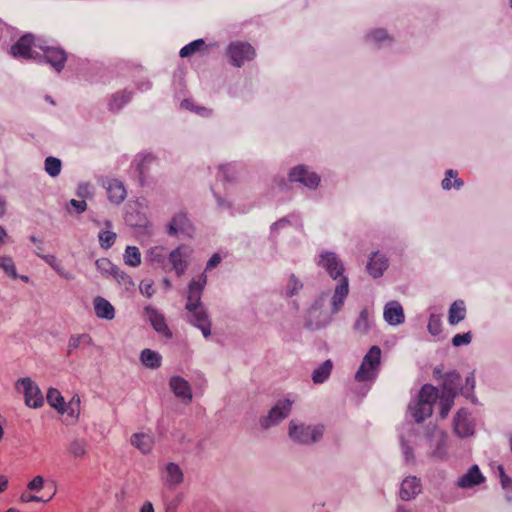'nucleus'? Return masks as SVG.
I'll list each match as a JSON object with an SVG mask.
<instances>
[{
    "instance_id": "2eb2a0df",
    "label": "nucleus",
    "mask_w": 512,
    "mask_h": 512,
    "mask_svg": "<svg viewBox=\"0 0 512 512\" xmlns=\"http://www.w3.org/2000/svg\"><path fill=\"white\" fill-rule=\"evenodd\" d=\"M187 320L190 324L201 330L203 336L208 338L211 335V321L204 305L192 310H187Z\"/></svg>"
},
{
    "instance_id": "a878e982",
    "label": "nucleus",
    "mask_w": 512,
    "mask_h": 512,
    "mask_svg": "<svg viewBox=\"0 0 512 512\" xmlns=\"http://www.w3.org/2000/svg\"><path fill=\"white\" fill-rule=\"evenodd\" d=\"M461 376L456 371L445 373L442 382V393L457 396L461 388Z\"/></svg>"
},
{
    "instance_id": "3c124183",
    "label": "nucleus",
    "mask_w": 512,
    "mask_h": 512,
    "mask_svg": "<svg viewBox=\"0 0 512 512\" xmlns=\"http://www.w3.org/2000/svg\"><path fill=\"white\" fill-rule=\"evenodd\" d=\"M0 269L4 270L5 273L13 278H18V274L16 272L15 264L12 258L7 256L0 257Z\"/></svg>"
},
{
    "instance_id": "052dcab7",
    "label": "nucleus",
    "mask_w": 512,
    "mask_h": 512,
    "mask_svg": "<svg viewBox=\"0 0 512 512\" xmlns=\"http://www.w3.org/2000/svg\"><path fill=\"white\" fill-rule=\"evenodd\" d=\"M80 404V398L78 396H74L68 406L66 407V411L69 415L75 416L78 415V407Z\"/></svg>"
},
{
    "instance_id": "680f3d73",
    "label": "nucleus",
    "mask_w": 512,
    "mask_h": 512,
    "mask_svg": "<svg viewBox=\"0 0 512 512\" xmlns=\"http://www.w3.org/2000/svg\"><path fill=\"white\" fill-rule=\"evenodd\" d=\"M44 479L42 476H35L29 483L28 489L31 491H40L43 489Z\"/></svg>"
},
{
    "instance_id": "ddd939ff",
    "label": "nucleus",
    "mask_w": 512,
    "mask_h": 512,
    "mask_svg": "<svg viewBox=\"0 0 512 512\" xmlns=\"http://www.w3.org/2000/svg\"><path fill=\"white\" fill-rule=\"evenodd\" d=\"M23 387L25 404L31 408H39L44 403V398L38 385L30 378L19 379L16 383V388Z\"/></svg>"
},
{
    "instance_id": "f257e3e1",
    "label": "nucleus",
    "mask_w": 512,
    "mask_h": 512,
    "mask_svg": "<svg viewBox=\"0 0 512 512\" xmlns=\"http://www.w3.org/2000/svg\"><path fill=\"white\" fill-rule=\"evenodd\" d=\"M456 396L441 393L436 387L425 384L419 391L418 397L412 400L408 406V411L416 423L423 422L433 413V405L439 399L440 412L442 419L446 418L454 405Z\"/></svg>"
},
{
    "instance_id": "69168bd1",
    "label": "nucleus",
    "mask_w": 512,
    "mask_h": 512,
    "mask_svg": "<svg viewBox=\"0 0 512 512\" xmlns=\"http://www.w3.org/2000/svg\"><path fill=\"white\" fill-rule=\"evenodd\" d=\"M195 107H196V104H194L192 102V100L189 98L182 99L179 104V108L181 110H187V111H191V112H194Z\"/></svg>"
},
{
    "instance_id": "7ed1b4c3",
    "label": "nucleus",
    "mask_w": 512,
    "mask_h": 512,
    "mask_svg": "<svg viewBox=\"0 0 512 512\" xmlns=\"http://www.w3.org/2000/svg\"><path fill=\"white\" fill-rule=\"evenodd\" d=\"M323 434V425H309L296 419L290 420L288 425V436L297 444H315L322 439Z\"/></svg>"
},
{
    "instance_id": "6e6552de",
    "label": "nucleus",
    "mask_w": 512,
    "mask_h": 512,
    "mask_svg": "<svg viewBox=\"0 0 512 512\" xmlns=\"http://www.w3.org/2000/svg\"><path fill=\"white\" fill-rule=\"evenodd\" d=\"M420 437L419 428L412 423H407L402 427L400 434V446L404 461L406 464H413L415 462L414 445Z\"/></svg>"
},
{
    "instance_id": "f03ea898",
    "label": "nucleus",
    "mask_w": 512,
    "mask_h": 512,
    "mask_svg": "<svg viewBox=\"0 0 512 512\" xmlns=\"http://www.w3.org/2000/svg\"><path fill=\"white\" fill-rule=\"evenodd\" d=\"M349 294V281L347 277H343L335 286L334 293L330 300V310L317 309L315 314L313 310H308L306 325L312 330L326 327L331 323L333 315L341 311L344 302Z\"/></svg>"
},
{
    "instance_id": "c756f323",
    "label": "nucleus",
    "mask_w": 512,
    "mask_h": 512,
    "mask_svg": "<svg viewBox=\"0 0 512 512\" xmlns=\"http://www.w3.org/2000/svg\"><path fill=\"white\" fill-rule=\"evenodd\" d=\"M367 43L375 46H385L392 42V37L388 34L385 29L379 28L368 32L365 36Z\"/></svg>"
},
{
    "instance_id": "774afa93",
    "label": "nucleus",
    "mask_w": 512,
    "mask_h": 512,
    "mask_svg": "<svg viewBox=\"0 0 512 512\" xmlns=\"http://www.w3.org/2000/svg\"><path fill=\"white\" fill-rule=\"evenodd\" d=\"M214 196H215V199H216V202H217V205L219 208H221V209L231 208V203L228 202L225 198L221 197L218 194H214Z\"/></svg>"
},
{
    "instance_id": "4468645a",
    "label": "nucleus",
    "mask_w": 512,
    "mask_h": 512,
    "mask_svg": "<svg viewBox=\"0 0 512 512\" xmlns=\"http://www.w3.org/2000/svg\"><path fill=\"white\" fill-rule=\"evenodd\" d=\"M194 229L190 219L185 212H177L167 224L166 232L169 236H176L179 233L191 236Z\"/></svg>"
},
{
    "instance_id": "49530a36",
    "label": "nucleus",
    "mask_w": 512,
    "mask_h": 512,
    "mask_svg": "<svg viewBox=\"0 0 512 512\" xmlns=\"http://www.w3.org/2000/svg\"><path fill=\"white\" fill-rule=\"evenodd\" d=\"M475 388V377L474 373H470L466 377L465 385L460 388V393L466 398H471L472 402H475V397L473 395V390Z\"/></svg>"
},
{
    "instance_id": "37998d69",
    "label": "nucleus",
    "mask_w": 512,
    "mask_h": 512,
    "mask_svg": "<svg viewBox=\"0 0 512 512\" xmlns=\"http://www.w3.org/2000/svg\"><path fill=\"white\" fill-rule=\"evenodd\" d=\"M126 265L137 267L141 264V253L136 246H127L123 255Z\"/></svg>"
},
{
    "instance_id": "7c9ffc66",
    "label": "nucleus",
    "mask_w": 512,
    "mask_h": 512,
    "mask_svg": "<svg viewBox=\"0 0 512 512\" xmlns=\"http://www.w3.org/2000/svg\"><path fill=\"white\" fill-rule=\"evenodd\" d=\"M466 317V307L463 300L454 301L449 308L448 322L450 325H457Z\"/></svg>"
},
{
    "instance_id": "338daca9",
    "label": "nucleus",
    "mask_w": 512,
    "mask_h": 512,
    "mask_svg": "<svg viewBox=\"0 0 512 512\" xmlns=\"http://www.w3.org/2000/svg\"><path fill=\"white\" fill-rule=\"evenodd\" d=\"M221 262V256L218 253L213 254L206 264V270L215 268Z\"/></svg>"
},
{
    "instance_id": "de8ad7c7",
    "label": "nucleus",
    "mask_w": 512,
    "mask_h": 512,
    "mask_svg": "<svg viewBox=\"0 0 512 512\" xmlns=\"http://www.w3.org/2000/svg\"><path fill=\"white\" fill-rule=\"evenodd\" d=\"M100 246L104 249H109L115 242L116 233L109 230H102L98 235Z\"/></svg>"
},
{
    "instance_id": "f8f14e48",
    "label": "nucleus",
    "mask_w": 512,
    "mask_h": 512,
    "mask_svg": "<svg viewBox=\"0 0 512 512\" xmlns=\"http://www.w3.org/2000/svg\"><path fill=\"white\" fill-rule=\"evenodd\" d=\"M206 284L207 275L205 273L200 274L197 278H193L190 281L186 296V310H192L200 307L201 305H204L201 301V297Z\"/></svg>"
},
{
    "instance_id": "4d7b16f0",
    "label": "nucleus",
    "mask_w": 512,
    "mask_h": 512,
    "mask_svg": "<svg viewBox=\"0 0 512 512\" xmlns=\"http://www.w3.org/2000/svg\"><path fill=\"white\" fill-rule=\"evenodd\" d=\"M471 340H472L471 332L462 333V334H456L452 338V345L455 346V347H459V346H463V345H468V344L471 343Z\"/></svg>"
},
{
    "instance_id": "aec40b11",
    "label": "nucleus",
    "mask_w": 512,
    "mask_h": 512,
    "mask_svg": "<svg viewBox=\"0 0 512 512\" xmlns=\"http://www.w3.org/2000/svg\"><path fill=\"white\" fill-rule=\"evenodd\" d=\"M169 386L174 395L180 398L184 403L192 400V389L188 381L181 376H172L169 380Z\"/></svg>"
},
{
    "instance_id": "a19ab883",
    "label": "nucleus",
    "mask_w": 512,
    "mask_h": 512,
    "mask_svg": "<svg viewBox=\"0 0 512 512\" xmlns=\"http://www.w3.org/2000/svg\"><path fill=\"white\" fill-rule=\"evenodd\" d=\"M47 402L55 408L59 413L66 411V405L61 393L55 388H49L47 392Z\"/></svg>"
},
{
    "instance_id": "09e8293b",
    "label": "nucleus",
    "mask_w": 512,
    "mask_h": 512,
    "mask_svg": "<svg viewBox=\"0 0 512 512\" xmlns=\"http://www.w3.org/2000/svg\"><path fill=\"white\" fill-rule=\"evenodd\" d=\"M219 177L226 182H232L236 178V169L233 164H223L219 166Z\"/></svg>"
},
{
    "instance_id": "f3484780",
    "label": "nucleus",
    "mask_w": 512,
    "mask_h": 512,
    "mask_svg": "<svg viewBox=\"0 0 512 512\" xmlns=\"http://www.w3.org/2000/svg\"><path fill=\"white\" fill-rule=\"evenodd\" d=\"M453 428L455 434L461 438H466L474 434V424L470 417V412L461 408L457 411L454 420Z\"/></svg>"
},
{
    "instance_id": "a211bd4d",
    "label": "nucleus",
    "mask_w": 512,
    "mask_h": 512,
    "mask_svg": "<svg viewBox=\"0 0 512 512\" xmlns=\"http://www.w3.org/2000/svg\"><path fill=\"white\" fill-rule=\"evenodd\" d=\"M39 49V60H45L47 64H65L68 60L67 53L61 47L48 46L42 40Z\"/></svg>"
},
{
    "instance_id": "0e129e2a",
    "label": "nucleus",
    "mask_w": 512,
    "mask_h": 512,
    "mask_svg": "<svg viewBox=\"0 0 512 512\" xmlns=\"http://www.w3.org/2000/svg\"><path fill=\"white\" fill-rule=\"evenodd\" d=\"M37 255L42 258L47 264H49L54 270L55 267H60L61 265L58 263L57 258L54 255H43L41 253H37Z\"/></svg>"
},
{
    "instance_id": "13d9d810",
    "label": "nucleus",
    "mask_w": 512,
    "mask_h": 512,
    "mask_svg": "<svg viewBox=\"0 0 512 512\" xmlns=\"http://www.w3.org/2000/svg\"><path fill=\"white\" fill-rule=\"evenodd\" d=\"M291 225V221L288 217H283L270 226L271 234H277L280 229H284Z\"/></svg>"
},
{
    "instance_id": "0eeeda50",
    "label": "nucleus",
    "mask_w": 512,
    "mask_h": 512,
    "mask_svg": "<svg viewBox=\"0 0 512 512\" xmlns=\"http://www.w3.org/2000/svg\"><path fill=\"white\" fill-rule=\"evenodd\" d=\"M293 401L288 398L279 399L268 413L259 418L262 430H268L280 424L292 411Z\"/></svg>"
},
{
    "instance_id": "423d86ee",
    "label": "nucleus",
    "mask_w": 512,
    "mask_h": 512,
    "mask_svg": "<svg viewBox=\"0 0 512 512\" xmlns=\"http://www.w3.org/2000/svg\"><path fill=\"white\" fill-rule=\"evenodd\" d=\"M42 39H38L32 33L21 36L15 44L11 46L10 53L22 60H39V49Z\"/></svg>"
},
{
    "instance_id": "864d4df0",
    "label": "nucleus",
    "mask_w": 512,
    "mask_h": 512,
    "mask_svg": "<svg viewBox=\"0 0 512 512\" xmlns=\"http://www.w3.org/2000/svg\"><path fill=\"white\" fill-rule=\"evenodd\" d=\"M91 337L87 334L72 336L68 343V353L71 354L74 349H77L81 343L90 344Z\"/></svg>"
},
{
    "instance_id": "9b49d317",
    "label": "nucleus",
    "mask_w": 512,
    "mask_h": 512,
    "mask_svg": "<svg viewBox=\"0 0 512 512\" xmlns=\"http://www.w3.org/2000/svg\"><path fill=\"white\" fill-rule=\"evenodd\" d=\"M226 53L233 64L250 62L256 56L255 48L250 43L243 41L231 42L226 49Z\"/></svg>"
},
{
    "instance_id": "5fc2aeb1",
    "label": "nucleus",
    "mask_w": 512,
    "mask_h": 512,
    "mask_svg": "<svg viewBox=\"0 0 512 512\" xmlns=\"http://www.w3.org/2000/svg\"><path fill=\"white\" fill-rule=\"evenodd\" d=\"M96 267L100 273L103 275H110L112 276L113 271L116 268V265H114L109 259L107 258H101L96 260Z\"/></svg>"
},
{
    "instance_id": "8fccbe9b",
    "label": "nucleus",
    "mask_w": 512,
    "mask_h": 512,
    "mask_svg": "<svg viewBox=\"0 0 512 512\" xmlns=\"http://www.w3.org/2000/svg\"><path fill=\"white\" fill-rule=\"evenodd\" d=\"M112 277L120 284L125 286L126 289L133 286L134 283L131 279V277L121 270L119 267L116 266L115 270L112 273Z\"/></svg>"
},
{
    "instance_id": "a18cd8bd",
    "label": "nucleus",
    "mask_w": 512,
    "mask_h": 512,
    "mask_svg": "<svg viewBox=\"0 0 512 512\" xmlns=\"http://www.w3.org/2000/svg\"><path fill=\"white\" fill-rule=\"evenodd\" d=\"M86 447L87 442L85 440L75 439L69 444L68 451L74 457H84L87 453Z\"/></svg>"
},
{
    "instance_id": "c03bdc74",
    "label": "nucleus",
    "mask_w": 512,
    "mask_h": 512,
    "mask_svg": "<svg viewBox=\"0 0 512 512\" xmlns=\"http://www.w3.org/2000/svg\"><path fill=\"white\" fill-rule=\"evenodd\" d=\"M303 284L302 282L294 275L292 274L286 284L285 287V296L287 298H291L299 293V291L302 289Z\"/></svg>"
},
{
    "instance_id": "20e7f679",
    "label": "nucleus",
    "mask_w": 512,
    "mask_h": 512,
    "mask_svg": "<svg viewBox=\"0 0 512 512\" xmlns=\"http://www.w3.org/2000/svg\"><path fill=\"white\" fill-rule=\"evenodd\" d=\"M424 438L430 448L429 457L434 461H444L447 457V434L435 425H428Z\"/></svg>"
},
{
    "instance_id": "412c9836",
    "label": "nucleus",
    "mask_w": 512,
    "mask_h": 512,
    "mask_svg": "<svg viewBox=\"0 0 512 512\" xmlns=\"http://www.w3.org/2000/svg\"><path fill=\"white\" fill-rule=\"evenodd\" d=\"M383 318L392 326L404 323L405 315L402 305L398 301H390L386 303L383 311Z\"/></svg>"
},
{
    "instance_id": "72a5a7b5",
    "label": "nucleus",
    "mask_w": 512,
    "mask_h": 512,
    "mask_svg": "<svg viewBox=\"0 0 512 512\" xmlns=\"http://www.w3.org/2000/svg\"><path fill=\"white\" fill-rule=\"evenodd\" d=\"M163 250L164 249L162 247L158 246L150 248L145 256L146 261L153 267L164 268L167 260Z\"/></svg>"
},
{
    "instance_id": "b1692460",
    "label": "nucleus",
    "mask_w": 512,
    "mask_h": 512,
    "mask_svg": "<svg viewBox=\"0 0 512 512\" xmlns=\"http://www.w3.org/2000/svg\"><path fill=\"white\" fill-rule=\"evenodd\" d=\"M144 311L155 331L163 334L168 338L172 336V333L166 324L165 318L161 313L150 306L145 307Z\"/></svg>"
},
{
    "instance_id": "ea45409f",
    "label": "nucleus",
    "mask_w": 512,
    "mask_h": 512,
    "mask_svg": "<svg viewBox=\"0 0 512 512\" xmlns=\"http://www.w3.org/2000/svg\"><path fill=\"white\" fill-rule=\"evenodd\" d=\"M186 71L183 66H179L173 74V88L175 92V98H180L184 95L186 84H185Z\"/></svg>"
},
{
    "instance_id": "bb28decb",
    "label": "nucleus",
    "mask_w": 512,
    "mask_h": 512,
    "mask_svg": "<svg viewBox=\"0 0 512 512\" xmlns=\"http://www.w3.org/2000/svg\"><path fill=\"white\" fill-rule=\"evenodd\" d=\"M210 45L206 44L204 39H197L181 48L179 55L182 58L190 57L195 54L201 56L209 53Z\"/></svg>"
},
{
    "instance_id": "dca6fc26",
    "label": "nucleus",
    "mask_w": 512,
    "mask_h": 512,
    "mask_svg": "<svg viewBox=\"0 0 512 512\" xmlns=\"http://www.w3.org/2000/svg\"><path fill=\"white\" fill-rule=\"evenodd\" d=\"M191 255V249L188 246L180 245L169 254V262L177 276H182L188 268V258Z\"/></svg>"
},
{
    "instance_id": "c9c22d12",
    "label": "nucleus",
    "mask_w": 512,
    "mask_h": 512,
    "mask_svg": "<svg viewBox=\"0 0 512 512\" xmlns=\"http://www.w3.org/2000/svg\"><path fill=\"white\" fill-rule=\"evenodd\" d=\"M140 360L144 366L151 369H157L161 366V355L151 349H144L141 352Z\"/></svg>"
},
{
    "instance_id": "39448f33",
    "label": "nucleus",
    "mask_w": 512,
    "mask_h": 512,
    "mask_svg": "<svg viewBox=\"0 0 512 512\" xmlns=\"http://www.w3.org/2000/svg\"><path fill=\"white\" fill-rule=\"evenodd\" d=\"M381 364V349L379 346H372L363 357L360 367L358 368L355 379L357 381L375 380Z\"/></svg>"
},
{
    "instance_id": "58836bf2",
    "label": "nucleus",
    "mask_w": 512,
    "mask_h": 512,
    "mask_svg": "<svg viewBox=\"0 0 512 512\" xmlns=\"http://www.w3.org/2000/svg\"><path fill=\"white\" fill-rule=\"evenodd\" d=\"M131 100V94L121 91L113 94L109 100L108 107L112 112L120 111Z\"/></svg>"
},
{
    "instance_id": "c85d7f7f",
    "label": "nucleus",
    "mask_w": 512,
    "mask_h": 512,
    "mask_svg": "<svg viewBox=\"0 0 512 512\" xmlns=\"http://www.w3.org/2000/svg\"><path fill=\"white\" fill-rule=\"evenodd\" d=\"M373 326V315L368 308H364L359 313L354 322L353 329L360 334H367Z\"/></svg>"
},
{
    "instance_id": "6ab92c4d",
    "label": "nucleus",
    "mask_w": 512,
    "mask_h": 512,
    "mask_svg": "<svg viewBox=\"0 0 512 512\" xmlns=\"http://www.w3.org/2000/svg\"><path fill=\"white\" fill-rule=\"evenodd\" d=\"M103 186L106 188L107 196L111 203L119 205L125 200L127 192L120 180L114 178L106 179Z\"/></svg>"
},
{
    "instance_id": "9d476101",
    "label": "nucleus",
    "mask_w": 512,
    "mask_h": 512,
    "mask_svg": "<svg viewBox=\"0 0 512 512\" xmlns=\"http://www.w3.org/2000/svg\"><path fill=\"white\" fill-rule=\"evenodd\" d=\"M316 263L319 267L323 268L334 280L339 278L340 281L343 277H345L343 275L345 271L344 264L338 255L332 251L321 252Z\"/></svg>"
},
{
    "instance_id": "2f4dec72",
    "label": "nucleus",
    "mask_w": 512,
    "mask_h": 512,
    "mask_svg": "<svg viewBox=\"0 0 512 512\" xmlns=\"http://www.w3.org/2000/svg\"><path fill=\"white\" fill-rule=\"evenodd\" d=\"M131 444L140 450L143 454L151 451L154 440L151 435L145 433H136L131 436Z\"/></svg>"
},
{
    "instance_id": "bf43d9fd",
    "label": "nucleus",
    "mask_w": 512,
    "mask_h": 512,
    "mask_svg": "<svg viewBox=\"0 0 512 512\" xmlns=\"http://www.w3.org/2000/svg\"><path fill=\"white\" fill-rule=\"evenodd\" d=\"M328 294L322 293L317 299L314 300L313 304L309 308V310H313V313L315 314V311L317 309H324L326 305Z\"/></svg>"
},
{
    "instance_id": "5701e85b",
    "label": "nucleus",
    "mask_w": 512,
    "mask_h": 512,
    "mask_svg": "<svg viewBox=\"0 0 512 512\" xmlns=\"http://www.w3.org/2000/svg\"><path fill=\"white\" fill-rule=\"evenodd\" d=\"M389 266L388 258L380 253L373 252L367 264V271L373 278L381 277Z\"/></svg>"
},
{
    "instance_id": "4be33fe9",
    "label": "nucleus",
    "mask_w": 512,
    "mask_h": 512,
    "mask_svg": "<svg viewBox=\"0 0 512 512\" xmlns=\"http://www.w3.org/2000/svg\"><path fill=\"white\" fill-rule=\"evenodd\" d=\"M421 489L420 480L416 476H408L401 483L399 496L402 500L409 501L421 493Z\"/></svg>"
},
{
    "instance_id": "6e6d98bb",
    "label": "nucleus",
    "mask_w": 512,
    "mask_h": 512,
    "mask_svg": "<svg viewBox=\"0 0 512 512\" xmlns=\"http://www.w3.org/2000/svg\"><path fill=\"white\" fill-rule=\"evenodd\" d=\"M76 195L79 198H91L93 196V187L89 182H80L77 186Z\"/></svg>"
},
{
    "instance_id": "cd10ccee",
    "label": "nucleus",
    "mask_w": 512,
    "mask_h": 512,
    "mask_svg": "<svg viewBox=\"0 0 512 512\" xmlns=\"http://www.w3.org/2000/svg\"><path fill=\"white\" fill-rule=\"evenodd\" d=\"M94 311L97 317L106 320H112L115 317V309L112 304L101 296L93 300Z\"/></svg>"
},
{
    "instance_id": "79ce46f5",
    "label": "nucleus",
    "mask_w": 512,
    "mask_h": 512,
    "mask_svg": "<svg viewBox=\"0 0 512 512\" xmlns=\"http://www.w3.org/2000/svg\"><path fill=\"white\" fill-rule=\"evenodd\" d=\"M44 170L52 178L60 175L62 170V161L59 158L48 156L44 160Z\"/></svg>"
},
{
    "instance_id": "473e14b6",
    "label": "nucleus",
    "mask_w": 512,
    "mask_h": 512,
    "mask_svg": "<svg viewBox=\"0 0 512 512\" xmlns=\"http://www.w3.org/2000/svg\"><path fill=\"white\" fill-rule=\"evenodd\" d=\"M156 163V159L152 155H145L142 157L137 165L138 177L141 185H145L149 180V171L153 164Z\"/></svg>"
},
{
    "instance_id": "e2e57ef3",
    "label": "nucleus",
    "mask_w": 512,
    "mask_h": 512,
    "mask_svg": "<svg viewBox=\"0 0 512 512\" xmlns=\"http://www.w3.org/2000/svg\"><path fill=\"white\" fill-rule=\"evenodd\" d=\"M69 206L73 207L78 214L83 213L87 209V203L84 200L71 199Z\"/></svg>"
},
{
    "instance_id": "f704fd0d",
    "label": "nucleus",
    "mask_w": 512,
    "mask_h": 512,
    "mask_svg": "<svg viewBox=\"0 0 512 512\" xmlns=\"http://www.w3.org/2000/svg\"><path fill=\"white\" fill-rule=\"evenodd\" d=\"M183 481V472L175 463H168L166 466L165 482L169 486H177Z\"/></svg>"
},
{
    "instance_id": "1a4fd4ad",
    "label": "nucleus",
    "mask_w": 512,
    "mask_h": 512,
    "mask_svg": "<svg viewBox=\"0 0 512 512\" xmlns=\"http://www.w3.org/2000/svg\"><path fill=\"white\" fill-rule=\"evenodd\" d=\"M288 178L290 182L300 183L309 190H316L321 182V177L304 164L293 167L288 174Z\"/></svg>"
},
{
    "instance_id": "e433bc0d",
    "label": "nucleus",
    "mask_w": 512,
    "mask_h": 512,
    "mask_svg": "<svg viewBox=\"0 0 512 512\" xmlns=\"http://www.w3.org/2000/svg\"><path fill=\"white\" fill-rule=\"evenodd\" d=\"M333 368L331 360L324 361L318 368L312 373V380L315 384L324 383L330 376Z\"/></svg>"
},
{
    "instance_id": "603ef678",
    "label": "nucleus",
    "mask_w": 512,
    "mask_h": 512,
    "mask_svg": "<svg viewBox=\"0 0 512 512\" xmlns=\"http://www.w3.org/2000/svg\"><path fill=\"white\" fill-rule=\"evenodd\" d=\"M427 328L431 335H439L442 331V322L440 316L437 314H431L429 317Z\"/></svg>"
},
{
    "instance_id": "4c0bfd02",
    "label": "nucleus",
    "mask_w": 512,
    "mask_h": 512,
    "mask_svg": "<svg viewBox=\"0 0 512 512\" xmlns=\"http://www.w3.org/2000/svg\"><path fill=\"white\" fill-rule=\"evenodd\" d=\"M458 172L453 169H448L445 173V178L441 182V187L444 190H450L452 188L459 190L463 187L464 182L462 179L457 177Z\"/></svg>"
},
{
    "instance_id": "393cba45",
    "label": "nucleus",
    "mask_w": 512,
    "mask_h": 512,
    "mask_svg": "<svg viewBox=\"0 0 512 512\" xmlns=\"http://www.w3.org/2000/svg\"><path fill=\"white\" fill-rule=\"evenodd\" d=\"M484 480L485 477L480 472L478 465H473L464 475L458 479L457 486L460 488L469 489L481 484L484 482Z\"/></svg>"
}]
</instances>
